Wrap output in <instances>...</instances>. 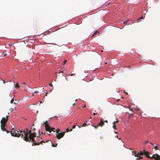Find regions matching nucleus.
I'll return each mask as SVG.
<instances>
[{
    "mask_svg": "<svg viewBox=\"0 0 160 160\" xmlns=\"http://www.w3.org/2000/svg\"><path fill=\"white\" fill-rule=\"evenodd\" d=\"M128 108L131 111H132V110H133V109L132 108H131V107H128Z\"/></svg>",
    "mask_w": 160,
    "mask_h": 160,
    "instance_id": "obj_24",
    "label": "nucleus"
},
{
    "mask_svg": "<svg viewBox=\"0 0 160 160\" xmlns=\"http://www.w3.org/2000/svg\"><path fill=\"white\" fill-rule=\"evenodd\" d=\"M148 142H148V141H146V143H147Z\"/></svg>",
    "mask_w": 160,
    "mask_h": 160,
    "instance_id": "obj_48",
    "label": "nucleus"
},
{
    "mask_svg": "<svg viewBox=\"0 0 160 160\" xmlns=\"http://www.w3.org/2000/svg\"><path fill=\"white\" fill-rule=\"evenodd\" d=\"M78 127H79V128H80V126H78Z\"/></svg>",
    "mask_w": 160,
    "mask_h": 160,
    "instance_id": "obj_62",
    "label": "nucleus"
},
{
    "mask_svg": "<svg viewBox=\"0 0 160 160\" xmlns=\"http://www.w3.org/2000/svg\"><path fill=\"white\" fill-rule=\"evenodd\" d=\"M98 31H96L93 33V34L92 35V37H93V36H94V35H97V33H98Z\"/></svg>",
    "mask_w": 160,
    "mask_h": 160,
    "instance_id": "obj_12",
    "label": "nucleus"
},
{
    "mask_svg": "<svg viewBox=\"0 0 160 160\" xmlns=\"http://www.w3.org/2000/svg\"><path fill=\"white\" fill-rule=\"evenodd\" d=\"M75 103H73L72 104V105H73V106H74V105H75Z\"/></svg>",
    "mask_w": 160,
    "mask_h": 160,
    "instance_id": "obj_46",
    "label": "nucleus"
},
{
    "mask_svg": "<svg viewBox=\"0 0 160 160\" xmlns=\"http://www.w3.org/2000/svg\"><path fill=\"white\" fill-rule=\"evenodd\" d=\"M100 121L98 124V126L102 127L103 125H104V121L102 118L100 119Z\"/></svg>",
    "mask_w": 160,
    "mask_h": 160,
    "instance_id": "obj_8",
    "label": "nucleus"
},
{
    "mask_svg": "<svg viewBox=\"0 0 160 160\" xmlns=\"http://www.w3.org/2000/svg\"><path fill=\"white\" fill-rule=\"evenodd\" d=\"M47 94H48V92H47V93L45 94V96H44V97H45V96H47Z\"/></svg>",
    "mask_w": 160,
    "mask_h": 160,
    "instance_id": "obj_41",
    "label": "nucleus"
},
{
    "mask_svg": "<svg viewBox=\"0 0 160 160\" xmlns=\"http://www.w3.org/2000/svg\"><path fill=\"white\" fill-rule=\"evenodd\" d=\"M142 158H143V157H141V156H138V157H137V159L138 160H140V159H142Z\"/></svg>",
    "mask_w": 160,
    "mask_h": 160,
    "instance_id": "obj_15",
    "label": "nucleus"
},
{
    "mask_svg": "<svg viewBox=\"0 0 160 160\" xmlns=\"http://www.w3.org/2000/svg\"><path fill=\"white\" fill-rule=\"evenodd\" d=\"M150 143L153 146H154V144L152 142H150Z\"/></svg>",
    "mask_w": 160,
    "mask_h": 160,
    "instance_id": "obj_33",
    "label": "nucleus"
},
{
    "mask_svg": "<svg viewBox=\"0 0 160 160\" xmlns=\"http://www.w3.org/2000/svg\"><path fill=\"white\" fill-rule=\"evenodd\" d=\"M66 62H67V60H65L63 62V64H65L66 63Z\"/></svg>",
    "mask_w": 160,
    "mask_h": 160,
    "instance_id": "obj_23",
    "label": "nucleus"
},
{
    "mask_svg": "<svg viewBox=\"0 0 160 160\" xmlns=\"http://www.w3.org/2000/svg\"><path fill=\"white\" fill-rule=\"evenodd\" d=\"M49 85L51 86V87H53L51 83L49 84Z\"/></svg>",
    "mask_w": 160,
    "mask_h": 160,
    "instance_id": "obj_32",
    "label": "nucleus"
},
{
    "mask_svg": "<svg viewBox=\"0 0 160 160\" xmlns=\"http://www.w3.org/2000/svg\"><path fill=\"white\" fill-rule=\"evenodd\" d=\"M34 96V94L33 93H32V96Z\"/></svg>",
    "mask_w": 160,
    "mask_h": 160,
    "instance_id": "obj_55",
    "label": "nucleus"
},
{
    "mask_svg": "<svg viewBox=\"0 0 160 160\" xmlns=\"http://www.w3.org/2000/svg\"><path fill=\"white\" fill-rule=\"evenodd\" d=\"M149 152L147 151H144V154L146 156L149 154Z\"/></svg>",
    "mask_w": 160,
    "mask_h": 160,
    "instance_id": "obj_10",
    "label": "nucleus"
},
{
    "mask_svg": "<svg viewBox=\"0 0 160 160\" xmlns=\"http://www.w3.org/2000/svg\"><path fill=\"white\" fill-rule=\"evenodd\" d=\"M116 137L117 138H118V136H116Z\"/></svg>",
    "mask_w": 160,
    "mask_h": 160,
    "instance_id": "obj_53",
    "label": "nucleus"
},
{
    "mask_svg": "<svg viewBox=\"0 0 160 160\" xmlns=\"http://www.w3.org/2000/svg\"><path fill=\"white\" fill-rule=\"evenodd\" d=\"M154 159L155 160H160V156L156 154H153L152 157V159Z\"/></svg>",
    "mask_w": 160,
    "mask_h": 160,
    "instance_id": "obj_6",
    "label": "nucleus"
},
{
    "mask_svg": "<svg viewBox=\"0 0 160 160\" xmlns=\"http://www.w3.org/2000/svg\"><path fill=\"white\" fill-rule=\"evenodd\" d=\"M154 148L156 149V150H157L158 149V147L157 146H156L154 147Z\"/></svg>",
    "mask_w": 160,
    "mask_h": 160,
    "instance_id": "obj_31",
    "label": "nucleus"
},
{
    "mask_svg": "<svg viewBox=\"0 0 160 160\" xmlns=\"http://www.w3.org/2000/svg\"><path fill=\"white\" fill-rule=\"evenodd\" d=\"M2 80V81H3V83H4V84L5 83V81H4V80Z\"/></svg>",
    "mask_w": 160,
    "mask_h": 160,
    "instance_id": "obj_42",
    "label": "nucleus"
},
{
    "mask_svg": "<svg viewBox=\"0 0 160 160\" xmlns=\"http://www.w3.org/2000/svg\"><path fill=\"white\" fill-rule=\"evenodd\" d=\"M130 115H133V114H132V113Z\"/></svg>",
    "mask_w": 160,
    "mask_h": 160,
    "instance_id": "obj_57",
    "label": "nucleus"
},
{
    "mask_svg": "<svg viewBox=\"0 0 160 160\" xmlns=\"http://www.w3.org/2000/svg\"><path fill=\"white\" fill-rule=\"evenodd\" d=\"M104 122H106V123H108V121L107 120H105V121Z\"/></svg>",
    "mask_w": 160,
    "mask_h": 160,
    "instance_id": "obj_38",
    "label": "nucleus"
},
{
    "mask_svg": "<svg viewBox=\"0 0 160 160\" xmlns=\"http://www.w3.org/2000/svg\"><path fill=\"white\" fill-rule=\"evenodd\" d=\"M46 43H47V44H53L52 43H50V42H46Z\"/></svg>",
    "mask_w": 160,
    "mask_h": 160,
    "instance_id": "obj_34",
    "label": "nucleus"
},
{
    "mask_svg": "<svg viewBox=\"0 0 160 160\" xmlns=\"http://www.w3.org/2000/svg\"><path fill=\"white\" fill-rule=\"evenodd\" d=\"M40 134V132L39 131H38V134Z\"/></svg>",
    "mask_w": 160,
    "mask_h": 160,
    "instance_id": "obj_58",
    "label": "nucleus"
},
{
    "mask_svg": "<svg viewBox=\"0 0 160 160\" xmlns=\"http://www.w3.org/2000/svg\"><path fill=\"white\" fill-rule=\"evenodd\" d=\"M34 124H32V125H33V126H34Z\"/></svg>",
    "mask_w": 160,
    "mask_h": 160,
    "instance_id": "obj_61",
    "label": "nucleus"
},
{
    "mask_svg": "<svg viewBox=\"0 0 160 160\" xmlns=\"http://www.w3.org/2000/svg\"><path fill=\"white\" fill-rule=\"evenodd\" d=\"M35 130V128H33V129H32V132H33V131H34V130Z\"/></svg>",
    "mask_w": 160,
    "mask_h": 160,
    "instance_id": "obj_40",
    "label": "nucleus"
},
{
    "mask_svg": "<svg viewBox=\"0 0 160 160\" xmlns=\"http://www.w3.org/2000/svg\"><path fill=\"white\" fill-rule=\"evenodd\" d=\"M72 128L70 129L69 130V131H72Z\"/></svg>",
    "mask_w": 160,
    "mask_h": 160,
    "instance_id": "obj_43",
    "label": "nucleus"
},
{
    "mask_svg": "<svg viewBox=\"0 0 160 160\" xmlns=\"http://www.w3.org/2000/svg\"><path fill=\"white\" fill-rule=\"evenodd\" d=\"M75 127H76V126L75 125H74L72 126V129H74V128H75Z\"/></svg>",
    "mask_w": 160,
    "mask_h": 160,
    "instance_id": "obj_28",
    "label": "nucleus"
},
{
    "mask_svg": "<svg viewBox=\"0 0 160 160\" xmlns=\"http://www.w3.org/2000/svg\"><path fill=\"white\" fill-rule=\"evenodd\" d=\"M118 122H119L118 120L117 119L116 121L114 122L113 123L115 124L116 123Z\"/></svg>",
    "mask_w": 160,
    "mask_h": 160,
    "instance_id": "obj_26",
    "label": "nucleus"
},
{
    "mask_svg": "<svg viewBox=\"0 0 160 160\" xmlns=\"http://www.w3.org/2000/svg\"><path fill=\"white\" fill-rule=\"evenodd\" d=\"M73 74H71L70 75L71 76H73Z\"/></svg>",
    "mask_w": 160,
    "mask_h": 160,
    "instance_id": "obj_47",
    "label": "nucleus"
},
{
    "mask_svg": "<svg viewBox=\"0 0 160 160\" xmlns=\"http://www.w3.org/2000/svg\"><path fill=\"white\" fill-rule=\"evenodd\" d=\"M40 103H42V102H41V101H40Z\"/></svg>",
    "mask_w": 160,
    "mask_h": 160,
    "instance_id": "obj_63",
    "label": "nucleus"
},
{
    "mask_svg": "<svg viewBox=\"0 0 160 160\" xmlns=\"http://www.w3.org/2000/svg\"><path fill=\"white\" fill-rule=\"evenodd\" d=\"M22 84H24H24H25V82H22Z\"/></svg>",
    "mask_w": 160,
    "mask_h": 160,
    "instance_id": "obj_45",
    "label": "nucleus"
},
{
    "mask_svg": "<svg viewBox=\"0 0 160 160\" xmlns=\"http://www.w3.org/2000/svg\"><path fill=\"white\" fill-rule=\"evenodd\" d=\"M8 121V119H6V118L4 117H3L2 118V119L1 121V129L2 131L6 130V128H5V126Z\"/></svg>",
    "mask_w": 160,
    "mask_h": 160,
    "instance_id": "obj_3",
    "label": "nucleus"
},
{
    "mask_svg": "<svg viewBox=\"0 0 160 160\" xmlns=\"http://www.w3.org/2000/svg\"><path fill=\"white\" fill-rule=\"evenodd\" d=\"M69 131H69V130L68 129V128L66 129V132H68Z\"/></svg>",
    "mask_w": 160,
    "mask_h": 160,
    "instance_id": "obj_27",
    "label": "nucleus"
},
{
    "mask_svg": "<svg viewBox=\"0 0 160 160\" xmlns=\"http://www.w3.org/2000/svg\"><path fill=\"white\" fill-rule=\"evenodd\" d=\"M10 110H11V112H12L13 111V108H11L10 109Z\"/></svg>",
    "mask_w": 160,
    "mask_h": 160,
    "instance_id": "obj_37",
    "label": "nucleus"
},
{
    "mask_svg": "<svg viewBox=\"0 0 160 160\" xmlns=\"http://www.w3.org/2000/svg\"><path fill=\"white\" fill-rule=\"evenodd\" d=\"M28 132V129L26 128L23 131V132L24 133V136H25V134H26V133H27Z\"/></svg>",
    "mask_w": 160,
    "mask_h": 160,
    "instance_id": "obj_11",
    "label": "nucleus"
},
{
    "mask_svg": "<svg viewBox=\"0 0 160 160\" xmlns=\"http://www.w3.org/2000/svg\"><path fill=\"white\" fill-rule=\"evenodd\" d=\"M60 129H57L56 131V132L57 134L59 133V132H60Z\"/></svg>",
    "mask_w": 160,
    "mask_h": 160,
    "instance_id": "obj_18",
    "label": "nucleus"
},
{
    "mask_svg": "<svg viewBox=\"0 0 160 160\" xmlns=\"http://www.w3.org/2000/svg\"><path fill=\"white\" fill-rule=\"evenodd\" d=\"M86 107V106H85V105H84V106H83V108H84V107Z\"/></svg>",
    "mask_w": 160,
    "mask_h": 160,
    "instance_id": "obj_56",
    "label": "nucleus"
},
{
    "mask_svg": "<svg viewBox=\"0 0 160 160\" xmlns=\"http://www.w3.org/2000/svg\"><path fill=\"white\" fill-rule=\"evenodd\" d=\"M45 127L46 131H48L49 132H51L52 131L53 132H55L54 131V130L55 129V128H51L48 124L47 121L45 122Z\"/></svg>",
    "mask_w": 160,
    "mask_h": 160,
    "instance_id": "obj_4",
    "label": "nucleus"
},
{
    "mask_svg": "<svg viewBox=\"0 0 160 160\" xmlns=\"http://www.w3.org/2000/svg\"><path fill=\"white\" fill-rule=\"evenodd\" d=\"M38 93V92L37 91H35L34 92L35 93Z\"/></svg>",
    "mask_w": 160,
    "mask_h": 160,
    "instance_id": "obj_29",
    "label": "nucleus"
},
{
    "mask_svg": "<svg viewBox=\"0 0 160 160\" xmlns=\"http://www.w3.org/2000/svg\"><path fill=\"white\" fill-rule=\"evenodd\" d=\"M88 126V125L86 123H84L81 126V127H85V126Z\"/></svg>",
    "mask_w": 160,
    "mask_h": 160,
    "instance_id": "obj_14",
    "label": "nucleus"
},
{
    "mask_svg": "<svg viewBox=\"0 0 160 160\" xmlns=\"http://www.w3.org/2000/svg\"><path fill=\"white\" fill-rule=\"evenodd\" d=\"M92 127H94L95 129H97L99 126H98V125L97 126H94V125H92Z\"/></svg>",
    "mask_w": 160,
    "mask_h": 160,
    "instance_id": "obj_21",
    "label": "nucleus"
},
{
    "mask_svg": "<svg viewBox=\"0 0 160 160\" xmlns=\"http://www.w3.org/2000/svg\"><path fill=\"white\" fill-rule=\"evenodd\" d=\"M143 18V17L142 16L140 17L137 20V21H138L139 19H142Z\"/></svg>",
    "mask_w": 160,
    "mask_h": 160,
    "instance_id": "obj_20",
    "label": "nucleus"
},
{
    "mask_svg": "<svg viewBox=\"0 0 160 160\" xmlns=\"http://www.w3.org/2000/svg\"><path fill=\"white\" fill-rule=\"evenodd\" d=\"M8 116H6V119H8Z\"/></svg>",
    "mask_w": 160,
    "mask_h": 160,
    "instance_id": "obj_39",
    "label": "nucleus"
},
{
    "mask_svg": "<svg viewBox=\"0 0 160 160\" xmlns=\"http://www.w3.org/2000/svg\"><path fill=\"white\" fill-rule=\"evenodd\" d=\"M128 21H124L123 22V23L124 24H125V25H129V24H127V23L128 22Z\"/></svg>",
    "mask_w": 160,
    "mask_h": 160,
    "instance_id": "obj_16",
    "label": "nucleus"
},
{
    "mask_svg": "<svg viewBox=\"0 0 160 160\" xmlns=\"http://www.w3.org/2000/svg\"><path fill=\"white\" fill-rule=\"evenodd\" d=\"M14 101V99L13 98H12L11 99V103H13V102Z\"/></svg>",
    "mask_w": 160,
    "mask_h": 160,
    "instance_id": "obj_25",
    "label": "nucleus"
},
{
    "mask_svg": "<svg viewBox=\"0 0 160 160\" xmlns=\"http://www.w3.org/2000/svg\"><path fill=\"white\" fill-rule=\"evenodd\" d=\"M65 131H64L62 132H60L56 134V138H57L58 139H59L62 138L64 136Z\"/></svg>",
    "mask_w": 160,
    "mask_h": 160,
    "instance_id": "obj_5",
    "label": "nucleus"
},
{
    "mask_svg": "<svg viewBox=\"0 0 160 160\" xmlns=\"http://www.w3.org/2000/svg\"><path fill=\"white\" fill-rule=\"evenodd\" d=\"M6 56V54H4V56L5 57V56Z\"/></svg>",
    "mask_w": 160,
    "mask_h": 160,
    "instance_id": "obj_59",
    "label": "nucleus"
},
{
    "mask_svg": "<svg viewBox=\"0 0 160 160\" xmlns=\"http://www.w3.org/2000/svg\"><path fill=\"white\" fill-rule=\"evenodd\" d=\"M13 130L14 128H12L11 131L10 132L12 136L17 137L20 136L21 138H23L24 135H23V132L22 131L18 130L14 131V130L13 131Z\"/></svg>",
    "mask_w": 160,
    "mask_h": 160,
    "instance_id": "obj_2",
    "label": "nucleus"
},
{
    "mask_svg": "<svg viewBox=\"0 0 160 160\" xmlns=\"http://www.w3.org/2000/svg\"><path fill=\"white\" fill-rule=\"evenodd\" d=\"M55 74H56V77H57V73H55Z\"/></svg>",
    "mask_w": 160,
    "mask_h": 160,
    "instance_id": "obj_52",
    "label": "nucleus"
},
{
    "mask_svg": "<svg viewBox=\"0 0 160 160\" xmlns=\"http://www.w3.org/2000/svg\"><path fill=\"white\" fill-rule=\"evenodd\" d=\"M32 130H30L28 131L27 133L25 134V136L23 137V139L26 142H30L31 141L32 142L35 141L34 137H36V133L33 132H31Z\"/></svg>",
    "mask_w": 160,
    "mask_h": 160,
    "instance_id": "obj_1",
    "label": "nucleus"
},
{
    "mask_svg": "<svg viewBox=\"0 0 160 160\" xmlns=\"http://www.w3.org/2000/svg\"><path fill=\"white\" fill-rule=\"evenodd\" d=\"M62 72V71H59V72H58V73H61V72Z\"/></svg>",
    "mask_w": 160,
    "mask_h": 160,
    "instance_id": "obj_44",
    "label": "nucleus"
},
{
    "mask_svg": "<svg viewBox=\"0 0 160 160\" xmlns=\"http://www.w3.org/2000/svg\"><path fill=\"white\" fill-rule=\"evenodd\" d=\"M113 128L114 129H116V125L114 123H113Z\"/></svg>",
    "mask_w": 160,
    "mask_h": 160,
    "instance_id": "obj_19",
    "label": "nucleus"
},
{
    "mask_svg": "<svg viewBox=\"0 0 160 160\" xmlns=\"http://www.w3.org/2000/svg\"><path fill=\"white\" fill-rule=\"evenodd\" d=\"M97 114V113H94V112H93V115H96Z\"/></svg>",
    "mask_w": 160,
    "mask_h": 160,
    "instance_id": "obj_35",
    "label": "nucleus"
},
{
    "mask_svg": "<svg viewBox=\"0 0 160 160\" xmlns=\"http://www.w3.org/2000/svg\"><path fill=\"white\" fill-rule=\"evenodd\" d=\"M15 87L16 88H19V85H18V83H17L15 86Z\"/></svg>",
    "mask_w": 160,
    "mask_h": 160,
    "instance_id": "obj_13",
    "label": "nucleus"
},
{
    "mask_svg": "<svg viewBox=\"0 0 160 160\" xmlns=\"http://www.w3.org/2000/svg\"><path fill=\"white\" fill-rule=\"evenodd\" d=\"M147 157L148 158H151L152 159V157H151L149 155H147Z\"/></svg>",
    "mask_w": 160,
    "mask_h": 160,
    "instance_id": "obj_22",
    "label": "nucleus"
},
{
    "mask_svg": "<svg viewBox=\"0 0 160 160\" xmlns=\"http://www.w3.org/2000/svg\"><path fill=\"white\" fill-rule=\"evenodd\" d=\"M6 131L7 132V133H8L10 132L9 131H7L6 129V130H5V131Z\"/></svg>",
    "mask_w": 160,
    "mask_h": 160,
    "instance_id": "obj_30",
    "label": "nucleus"
},
{
    "mask_svg": "<svg viewBox=\"0 0 160 160\" xmlns=\"http://www.w3.org/2000/svg\"><path fill=\"white\" fill-rule=\"evenodd\" d=\"M58 145V144L57 143H56L55 144H52V146L53 147H56L57 145Z\"/></svg>",
    "mask_w": 160,
    "mask_h": 160,
    "instance_id": "obj_17",
    "label": "nucleus"
},
{
    "mask_svg": "<svg viewBox=\"0 0 160 160\" xmlns=\"http://www.w3.org/2000/svg\"><path fill=\"white\" fill-rule=\"evenodd\" d=\"M125 93L127 94H128V93L127 92H125Z\"/></svg>",
    "mask_w": 160,
    "mask_h": 160,
    "instance_id": "obj_54",
    "label": "nucleus"
},
{
    "mask_svg": "<svg viewBox=\"0 0 160 160\" xmlns=\"http://www.w3.org/2000/svg\"><path fill=\"white\" fill-rule=\"evenodd\" d=\"M144 151H145V150H143V151H142L143 152H144Z\"/></svg>",
    "mask_w": 160,
    "mask_h": 160,
    "instance_id": "obj_60",
    "label": "nucleus"
},
{
    "mask_svg": "<svg viewBox=\"0 0 160 160\" xmlns=\"http://www.w3.org/2000/svg\"><path fill=\"white\" fill-rule=\"evenodd\" d=\"M134 154V156L137 157H138V156H142L144 154V152H143L142 151H140L139 152H138V153H136V152L135 151L133 152Z\"/></svg>",
    "mask_w": 160,
    "mask_h": 160,
    "instance_id": "obj_7",
    "label": "nucleus"
},
{
    "mask_svg": "<svg viewBox=\"0 0 160 160\" xmlns=\"http://www.w3.org/2000/svg\"><path fill=\"white\" fill-rule=\"evenodd\" d=\"M44 142L45 143V142H44L43 141H41V142H39V143H36V142H35V143H33L32 144V146H33L34 145H35V146H36L37 145H40V144H41L42 143V142Z\"/></svg>",
    "mask_w": 160,
    "mask_h": 160,
    "instance_id": "obj_9",
    "label": "nucleus"
},
{
    "mask_svg": "<svg viewBox=\"0 0 160 160\" xmlns=\"http://www.w3.org/2000/svg\"><path fill=\"white\" fill-rule=\"evenodd\" d=\"M50 141V142L52 143V142L51 140H47V141H46V142H48V141Z\"/></svg>",
    "mask_w": 160,
    "mask_h": 160,
    "instance_id": "obj_36",
    "label": "nucleus"
},
{
    "mask_svg": "<svg viewBox=\"0 0 160 160\" xmlns=\"http://www.w3.org/2000/svg\"><path fill=\"white\" fill-rule=\"evenodd\" d=\"M14 103L16 104L17 103L16 102H14Z\"/></svg>",
    "mask_w": 160,
    "mask_h": 160,
    "instance_id": "obj_50",
    "label": "nucleus"
},
{
    "mask_svg": "<svg viewBox=\"0 0 160 160\" xmlns=\"http://www.w3.org/2000/svg\"><path fill=\"white\" fill-rule=\"evenodd\" d=\"M14 103L16 104L17 103L16 102H14Z\"/></svg>",
    "mask_w": 160,
    "mask_h": 160,
    "instance_id": "obj_49",
    "label": "nucleus"
},
{
    "mask_svg": "<svg viewBox=\"0 0 160 160\" xmlns=\"http://www.w3.org/2000/svg\"><path fill=\"white\" fill-rule=\"evenodd\" d=\"M120 139H121L120 138H119V140Z\"/></svg>",
    "mask_w": 160,
    "mask_h": 160,
    "instance_id": "obj_64",
    "label": "nucleus"
},
{
    "mask_svg": "<svg viewBox=\"0 0 160 160\" xmlns=\"http://www.w3.org/2000/svg\"><path fill=\"white\" fill-rule=\"evenodd\" d=\"M114 132L115 133H118L117 132Z\"/></svg>",
    "mask_w": 160,
    "mask_h": 160,
    "instance_id": "obj_51",
    "label": "nucleus"
}]
</instances>
